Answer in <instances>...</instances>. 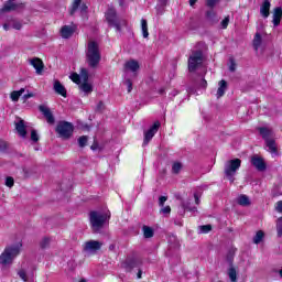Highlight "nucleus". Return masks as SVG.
<instances>
[{"instance_id": "f257e3e1", "label": "nucleus", "mask_w": 282, "mask_h": 282, "mask_svg": "<svg viewBox=\"0 0 282 282\" xmlns=\"http://www.w3.org/2000/svg\"><path fill=\"white\" fill-rule=\"evenodd\" d=\"M86 63L90 67L96 68L100 65V61H102V54L100 53V44L98 42L90 40L86 46Z\"/></svg>"}, {"instance_id": "f03ea898", "label": "nucleus", "mask_w": 282, "mask_h": 282, "mask_svg": "<svg viewBox=\"0 0 282 282\" xmlns=\"http://www.w3.org/2000/svg\"><path fill=\"white\" fill-rule=\"evenodd\" d=\"M70 80L78 85L80 91L85 94V96H89L91 91H94V86L89 83V72L87 68H82L79 75L77 73H73L69 75Z\"/></svg>"}, {"instance_id": "7ed1b4c3", "label": "nucleus", "mask_w": 282, "mask_h": 282, "mask_svg": "<svg viewBox=\"0 0 282 282\" xmlns=\"http://www.w3.org/2000/svg\"><path fill=\"white\" fill-rule=\"evenodd\" d=\"M111 217L110 215L100 212H90L89 221L94 232H100L105 228V224Z\"/></svg>"}, {"instance_id": "20e7f679", "label": "nucleus", "mask_w": 282, "mask_h": 282, "mask_svg": "<svg viewBox=\"0 0 282 282\" xmlns=\"http://www.w3.org/2000/svg\"><path fill=\"white\" fill-rule=\"evenodd\" d=\"M21 243L7 247L0 256V263L2 265H10L14 261L15 257H19L21 252Z\"/></svg>"}, {"instance_id": "39448f33", "label": "nucleus", "mask_w": 282, "mask_h": 282, "mask_svg": "<svg viewBox=\"0 0 282 282\" xmlns=\"http://www.w3.org/2000/svg\"><path fill=\"white\" fill-rule=\"evenodd\" d=\"M241 169V160L234 159L229 160L225 164V175L227 180L232 184L235 182V175H237V171Z\"/></svg>"}, {"instance_id": "423d86ee", "label": "nucleus", "mask_w": 282, "mask_h": 282, "mask_svg": "<svg viewBox=\"0 0 282 282\" xmlns=\"http://www.w3.org/2000/svg\"><path fill=\"white\" fill-rule=\"evenodd\" d=\"M204 65V53L202 51H194L188 58V70L195 72Z\"/></svg>"}, {"instance_id": "0eeeda50", "label": "nucleus", "mask_w": 282, "mask_h": 282, "mask_svg": "<svg viewBox=\"0 0 282 282\" xmlns=\"http://www.w3.org/2000/svg\"><path fill=\"white\" fill-rule=\"evenodd\" d=\"M142 265V259L135 254V252H132L131 256H128L126 258V261L121 263V268L126 272H133L135 268H140Z\"/></svg>"}, {"instance_id": "6e6552de", "label": "nucleus", "mask_w": 282, "mask_h": 282, "mask_svg": "<svg viewBox=\"0 0 282 282\" xmlns=\"http://www.w3.org/2000/svg\"><path fill=\"white\" fill-rule=\"evenodd\" d=\"M56 133L64 140L72 138V133H74V124L67 121H59L56 126Z\"/></svg>"}, {"instance_id": "1a4fd4ad", "label": "nucleus", "mask_w": 282, "mask_h": 282, "mask_svg": "<svg viewBox=\"0 0 282 282\" xmlns=\"http://www.w3.org/2000/svg\"><path fill=\"white\" fill-rule=\"evenodd\" d=\"M106 21H108L109 25L116 28L117 32H120L121 25H124V20L120 21L116 13V9L113 7L108 8L106 12Z\"/></svg>"}, {"instance_id": "9d476101", "label": "nucleus", "mask_w": 282, "mask_h": 282, "mask_svg": "<svg viewBox=\"0 0 282 282\" xmlns=\"http://www.w3.org/2000/svg\"><path fill=\"white\" fill-rule=\"evenodd\" d=\"M100 248H102V242L98 240H88L84 245V252H87L88 254H96Z\"/></svg>"}, {"instance_id": "9b49d317", "label": "nucleus", "mask_w": 282, "mask_h": 282, "mask_svg": "<svg viewBox=\"0 0 282 282\" xmlns=\"http://www.w3.org/2000/svg\"><path fill=\"white\" fill-rule=\"evenodd\" d=\"M251 164L260 173H263V171H267V169H268V164H265V161L263 160V158H261V156H259L257 154L251 156Z\"/></svg>"}, {"instance_id": "f8f14e48", "label": "nucleus", "mask_w": 282, "mask_h": 282, "mask_svg": "<svg viewBox=\"0 0 282 282\" xmlns=\"http://www.w3.org/2000/svg\"><path fill=\"white\" fill-rule=\"evenodd\" d=\"M2 12H14L17 10H23V3L17 2L15 0H9L2 7Z\"/></svg>"}, {"instance_id": "ddd939ff", "label": "nucleus", "mask_w": 282, "mask_h": 282, "mask_svg": "<svg viewBox=\"0 0 282 282\" xmlns=\"http://www.w3.org/2000/svg\"><path fill=\"white\" fill-rule=\"evenodd\" d=\"M160 130V121H155L145 132H144V141L151 142L153 140V137L158 131Z\"/></svg>"}, {"instance_id": "4468645a", "label": "nucleus", "mask_w": 282, "mask_h": 282, "mask_svg": "<svg viewBox=\"0 0 282 282\" xmlns=\"http://www.w3.org/2000/svg\"><path fill=\"white\" fill-rule=\"evenodd\" d=\"M29 64L34 67L35 74H37V76H41V74H43V69L45 67V65L43 64V59L39 57H33L29 59Z\"/></svg>"}, {"instance_id": "2eb2a0df", "label": "nucleus", "mask_w": 282, "mask_h": 282, "mask_svg": "<svg viewBox=\"0 0 282 282\" xmlns=\"http://www.w3.org/2000/svg\"><path fill=\"white\" fill-rule=\"evenodd\" d=\"M14 124L18 135H20V138H25V135H28V126H25V121L23 119H18Z\"/></svg>"}, {"instance_id": "dca6fc26", "label": "nucleus", "mask_w": 282, "mask_h": 282, "mask_svg": "<svg viewBox=\"0 0 282 282\" xmlns=\"http://www.w3.org/2000/svg\"><path fill=\"white\" fill-rule=\"evenodd\" d=\"M126 72H131L132 74H137L138 69H140V63L135 59H130L124 64Z\"/></svg>"}, {"instance_id": "f3484780", "label": "nucleus", "mask_w": 282, "mask_h": 282, "mask_svg": "<svg viewBox=\"0 0 282 282\" xmlns=\"http://www.w3.org/2000/svg\"><path fill=\"white\" fill-rule=\"evenodd\" d=\"M39 109L41 113H43L44 118H46L48 124H54L55 119L54 115H52V111L46 106H40Z\"/></svg>"}, {"instance_id": "a211bd4d", "label": "nucleus", "mask_w": 282, "mask_h": 282, "mask_svg": "<svg viewBox=\"0 0 282 282\" xmlns=\"http://www.w3.org/2000/svg\"><path fill=\"white\" fill-rule=\"evenodd\" d=\"M281 19H282V8L276 7L273 11V20H272L274 28H279V25H281Z\"/></svg>"}, {"instance_id": "6ab92c4d", "label": "nucleus", "mask_w": 282, "mask_h": 282, "mask_svg": "<svg viewBox=\"0 0 282 282\" xmlns=\"http://www.w3.org/2000/svg\"><path fill=\"white\" fill-rule=\"evenodd\" d=\"M53 89L55 94L63 96V98H67V89H65V86H63L58 80L54 82Z\"/></svg>"}, {"instance_id": "aec40b11", "label": "nucleus", "mask_w": 282, "mask_h": 282, "mask_svg": "<svg viewBox=\"0 0 282 282\" xmlns=\"http://www.w3.org/2000/svg\"><path fill=\"white\" fill-rule=\"evenodd\" d=\"M80 10V12H87V4L83 3V0H74L70 14H74L77 10Z\"/></svg>"}, {"instance_id": "412c9836", "label": "nucleus", "mask_w": 282, "mask_h": 282, "mask_svg": "<svg viewBox=\"0 0 282 282\" xmlns=\"http://www.w3.org/2000/svg\"><path fill=\"white\" fill-rule=\"evenodd\" d=\"M181 207H182V210H180V215H184L186 210H188L189 213H197V207L191 206V200H182Z\"/></svg>"}, {"instance_id": "4be33fe9", "label": "nucleus", "mask_w": 282, "mask_h": 282, "mask_svg": "<svg viewBox=\"0 0 282 282\" xmlns=\"http://www.w3.org/2000/svg\"><path fill=\"white\" fill-rule=\"evenodd\" d=\"M74 26L72 25H64L61 29V36L62 39H70V36L74 34Z\"/></svg>"}, {"instance_id": "5701e85b", "label": "nucleus", "mask_w": 282, "mask_h": 282, "mask_svg": "<svg viewBox=\"0 0 282 282\" xmlns=\"http://www.w3.org/2000/svg\"><path fill=\"white\" fill-rule=\"evenodd\" d=\"M270 2L268 0H264L263 3L260 7V14L263 17V19H268L270 17Z\"/></svg>"}, {"instance_id": "b1692460", "label": "nucleus", "mask_w": 282, "mask_h": 282, "mask_svg": "<svg viewBox=\"0 0 282 282\" xmlns=\"http://www.w3.org/2000/svg\"><path fill=\"white\" fill-rule=\"evenodd\" d=\"M226 89H228V83L226 80L221 79L218 83V89L216 93V97L221 98L224 96V94H226Z\"/></svg>"}, {"instance_id": "393cba45", "label": "nucleus", "mask_w": 282, "mask_h": 282, "mask_svg": "<svg viewBox=\"0 0 282 282\" xmlns=\"http://www.w3.org/2000/svg\"><path fill=\"white\" fill-rule=\"evenodd\" d=\"M259 133L262 135L263 140L267 142H272V140H270V138H272V129L262 127L259 128Z\"/></svg>"}, {"instance_id": "a878e982", "label": "nucleus", "mask_w": 282, "mask_h": 282, "mask_svg": "<svg viewBox=\"0 0 282 282\" xmlns=\"http://www.w3.org/2000/svg\"><path fill=\"white\" fill-rule=\"evenodd\" d=\"M264 149L271 153V155H279V147L276 142H267Z\"/></svg>"}, {"instance_id": "bb28decb", "label": "nucleus", "mask_w": 282, "mask_h": 282, "mask_svg": "<svg viewBox=\"0 0 282 282\" xmlns=\"http://www.w3.org/2000/svg\"><path fill=\"white\" fill-rule=\"evenodd\" d=\"M142 230L144 239H152V237L155 235V230L147 225H143Z\"/></svg>"}, {"instance_id": "cd10ccee", "label": "nucleus", "mask_w": 282, "mask_h": 282, "mask_svg": "<svg viewBox=\"0 0 282 282\" xmlns=\"http://www.w3.org/2000/svg\"><path fill=\"white\" fill-rule=\"evenodd\" d=\"M25 94V88H21L20 90H13L10 95V98L13 102H19V98Z\"/></svg>"}, {"instance_id": "c85d7f7f", "label": "nucleus", "mask_w": 282, "mask_h": 282, "mask_svg": "<svg viewBox=\"0 0 282 282\" xmlns=\"http://www.w3.org/2000/svg\"><path fill=\"white\" fill-rule=\"evenodd\" d=\"M141 32L143 39H149V24L147 22V19L141 20Z\"/></svg>"}, {"instance_id": "c756f323", "label": "nucleus", "mask_w": 282, "mask_h": 282, "mask_svg": "<svg viewBox=\"0 0 282 282\" xmlns=\"http://www.w3.org/2000/svg\"><path fill=\"white\" fill-rule=\"evenodd\" d=\"M238 204L239 206H250V198L245 195V194H241L239 197H238Z\"/></svg>"}, {"instance_id": "7c9ffc66", "label": "nucleus", "mask_w": 282, "mask_h": 282, "mask_svg": "<svg viewBox=\"0 0 282 282\" xmlns=\"http://www.w3.org/2000/svg\"><path fill=\"white\" fill-rule=\"evenodd\" d=\"M262 39H261V33H256L254 39H253V47L256 52L259 51L261 47Z\"/></svg>"}, {"instance_id": "2f4dec72", "label": "nucleus", "mask_w": 282, "mask_h": 282, "mask_svg": "<svg viewBox=\"0 0 282 282\" xmlns=\"http://www.w3.org/2000/svg\"><path fill=\"white\" fill-rule=\"evenodd\" d=\"M265 237V234L263 230L257 231L256 236L253 237V243L259 245L263 241V238Z\"/></svg>"}, {"instance_id": "473e14b6", "label": "nucleus", "mask_w": 282, "mask_h": 282, "mask_svg": "<svg viewBox=\"0 0 282 282\" xmlns=\"http://www.w3.org/2000/svg\"><path fill=\"white\" fill-rule=\"evenodd\" d=\"M228 276L231 282H237V269L235 267H230L228 270Z\"/></svg>"}, {"instance_id": "72a5a7b5", "label": "nucleus", "mask_w": 282, "mask_h": 282, "mask_svg": "<svg viewBox=\"0 0 282 282\" xmlns=\"http://www.w3.org/2000/svg\"><path fill=\"white\" fill-rule=\"evenodd\" d=\"M226 259H227V263L232 267V263L235 261V250L234 249H230L228 252H227V256H226Z\"/></svg>"}, {"instance_id": "f704fd0d", "label": "nucleus", "mask_w": 282, "mask_h": 282, "mask_svg": "<svg viewBox=\"0 0 282 282\" xmlns=\"http://www.w3.org/2000/svg\"><path fill=\"white\" fill-rule=\"evenodd\" d=\"M195 87L197 89H206V87H208V82H206L204 78H200L199 82L195 83Z\"/></svg>"}, {"instance_id": "c9c22d12", "label": "nucleus", "mask_w": 282, "mask_h": 282, "mask_svg": "<svg viewBox=\"0 0 282 282\" xmlns=\"http://www.w3.org/2000/svg\"><path fill=\"white\" fill-rule=\"evenodd\" d=\"M91 151H102L105 149V143L94 142L90 145Z\"/></svg>"}, {"instance_id": "e433bc0d", "label": "nucleus", "mask_w": 282, "mask_h": 282, "mask_svg": "<svg viewBox=\"0 0 282 282\" xmlns=\"http://www.w3.org/2000/svg\"><path fill=\"white\" fill-rule=\"evenodd\" d=\"M50 243H52V239L45 237L41 240L40 248H42V250H45V248H47Z\"/></svg>"}, {"instance_id": "4c0bfd02", "label": "nucleus", "mask_w": 282, "mask_h": 282, "mask_svg": "<svg viewBox=\"0 0 282 282\" xmlns=\"http://www.w3.org/2000/svg\"><path fill=\"white\" fill-rule=\"evenodd\" d=\"M182 171V163L180 162H175L173 165H172V172L177 175V173H180Z\"/></svg>"}, {"instance_id": "58836bf2", "label": "nucleus", "mask_w": 282, "mask_h": 282, "mask_svg": "<svg viewBox=\"0 0 282 282\" xmlns=\"http://www.w3.org/2000/svg\"><path fill=\"white\" fill-rule=\"evenodd\" d=\"M199 230L203 234H208V232H210V230H213V226L212 225H203V226H199Z\"/></svg>"}, {"instance_id": "ea45409f", "label": "nucleus", "mask_w": 282, "mask_h": 282, "mask_svg": "<svg viewBox=\"0 0 282 282\" xmlns=\"http://www.w3.org/2000/svg\"><path fill=\"white\" fill-rule=\"evenodd\" d=\"M276 232H278V237H282V217H280L278 219L276 223Z\"/></svg>"}, {"instance_id": "a19ab883", "label": "nucleus", "mask_w": 282, "mask_h": 282, "mask_svg": "<svg viewBox=\"0 0 282 282\" xmlns=\"http://www.w3.org/2000/svg\"><path fill=\"white\" fill-rule=\"evenodd\" d=\"M31 140H32V142H39L40 137H39V132L36 130L31 131Z\"/></svg>"}, {"instance_id": "79ce46f5", "label": "nucleus", "mask_w": 282, "mask_h": 282, "mask_svg": "<svg viewBox=\"0 0 282 282\" xmlns=\"http://www.w3.org/2000/svg\"><path fill=\"white\" fill-rule=\"evenodd\" d=\"M11 28L13 30H21L23 28V24H21V22H19V21H12L11 22Z\"/></svg>"}, {"instance_id": "37998d69", "label": "nucleus", "mask_w": 282, "mask_h": 282, "mask_svg": "<svg viewBox=\"0 0 282 282\" xmlns=\"http://www.w3.org/2000/svg\"><path fill=\"white\" fill-rule=\"evenodd\" d=\"M18 275L20 276V279H22V281L28 282V273H25V270H20L18 272Z\"/></svg>"}, {"instance_id": "c03bdc74", "label": "nucleus", "mask_w": 282, "mask_h": 282, "mask_svg": "<svg viewBox=\"0 0 282 282\" xmlns=\"http://www.w3.org/2000/svg\"><path fill=\"white\" fill-rule=\"evenodd\" d=\"M6 186H8L9 188H12V186H14V178L9 176L6 178Z\"/></svg>"}, {"instance_id": "a18cd8bd", "label": "nucleus", "mask_w": 282, "mask_h": 282, "mask_svg": "<svg viewBox=\"0 0 282 282\" xmlns=\"http://www.w3.org/2000/svg\"><path fill=\"white\" fill-rule=\"evenodd\" d=\"M228 23H230V17H226V18L221 21L220 25H221L223 30H226V28H228Z\"/></svg>"}, {"instance_id": "49530a36", "label": "nucleus", "mask_w": 282, "mask_h": 282, "mask_svg": "<svg viewBox=\"0 0 282 282\" xmlns=\"http://www.w3.org/2000/svg\"><path fill=\"white\" fill-rule=\"evenodd\" d=\"M219 3V0H207L206 1V6L208 8H215V6H217Z\"/></svg>"}, {"instance_id": "de8ad7c7", "label": "nucleus", "mask_w": 282, "mask_h": 282, "mask_svg": "<svg viewBox=\"0 0 282 282\" xmlns=\"http://www.w3.org/2000/svg\"><path fill=\"white\" fill-rule=\"evenodd\" d=\"M126 85L128 87V94H131V91L133 90V83H131V79H127Z\"/></svg>"}, {"instance_id": "09e8293b", "label": "nucleus", "mask_w": 282, "mask_h": 282, "mask_svg": "<svg viewBox=\"0 0 282 282\" xmlns=\"http://www.w3.org/2000/svg\"><path fill=\"white\" fill-rule=\"evenodd\" d=\"M169 199L166 196L159 197V206L164 207L165 202Z\"/></svg>"}, {"instance_id": "8fccbe9b", "label": "nucleus", "mask_w": 282, "mask_h": 282, "mask_svg": "<svg viewBox=\"0 0 282 282\" xmlns=\"http://www.w3.org/2000/svg\"><path fill=\"white\" fill-rule=\"evenodd\" d=\"M199 197H202V193H199V192L194 193V199H195V204L197 206H199V202H200Z\"/></svg>"}, {"instance_id": "3c124183", "label": "nucleus", "mask_w": 282, "mask_h": 282, "mask_svg": "<svg viewBox=\"0 0 282 282\" xmlns=\"http://www.w3.org/2000/svg\"><path fill=\"white\" fill-rule=\"evenodd\" d=\"M0 151L1 153H6V151H8V143L0 142Z\"/></svg>"}, {"instance_id": "603ef678", "label": "nucleus", "mask_w": 282, "mask_h": 282, "mask_svg": "<svg viewBox=\"0 0 282 282\" xmlns=\"http://www.w3.org/2000/svg\"><path fill=\"white\" fill-rule=\"evenodd\" d=\"M161 213L163 215H170L171 214V206L162 207Z\"/></svg>"}, {"instance_id": "864d4df0", "label": "nucleus", "mask_w": 282, "mask_h": 282, "mask_svg": "<svg viewBox=\"0 0 282 282\" xmlns=\"http://www.w3.org/2000/svg\"><path fill=\"white\" fill-rule=\"evenodd\" d=\"M237 69V64L235 59H230L229 72H235Z\"/></svg>"}, {"instance_id": "5fc2aeb1", "label": "nucleus", "mask_w": 282, "mask_h": 282, "mask_svg": "<svg viewBox=\"0 0 282 282\" xmlns=\"http://www.w3.org/2000/svg\"><path fill=\"white\" fill-rule=\"evenodd\" d=\"M207 19H215V11L212 9L206 12Z\"/></svg>"}, {"instance_id": "6e6d98bb", "label": "nucleus", "mask_w": 282, "mask_h": 282, "mask_svg": "<svg viewBox=\"0 0 282 282\" xmlns=\"http://www.w3.org/2000/svg\"><path fill=\"white\" fill-rule=\"evenodd\" d=\"M275 210H276V213H281L282 214V200L276 203Z\"/></svg>"}, {"instance_id": "4d7b16f0", "label": "nucleus", "mask_w": 282, "mask_h": 282, "mask_svg": "<svg viewBox=\"0 0 282 282\" xmlns=\"http://www.w3.org/2000/svg\"><path fill=\"white\" fill-rule=\"evenodd\" d=\"M171 241H175L174 246H172V248H180V242L177 241V239L175 237L170 238V243Z\"/></svg>"}, {"instance_id": "13d9d810", "label": "nucleus", "mask_w": 282, "mask_h": 282, "mask_svg": "<svg viewBox=\"0 0 282 282\" xmlns=\"http://www.w3.org/2000/svg\"><path fill=\"white\" fill-rule=\"evenodd\" d=\"M88 141H89V137H87V135H82L77 140V142H88Z\"/></svg>"}, {"instance_id": "bf43d9fd", "label": "nucleus", "mask_w": 282, "mask_h": 282, "mask_svg": "<svg viewBox=\"0 0 282 282\" xmlns=\"http://www.w3.org/2000/svg\"><path fill=\"white\" fill-rule=\"evenodd\" d=\"M30 98H34V93H28V94L23 95V100H28Z\"/></svg>"}, {"instance_id": "052dcab7", "label": "nucleus", "mask_w": 282, "mask_h": 282, "mask_svg": "<svg viewBox=\"0 0 282 282\" xmlns=\"http://www.w3.org/2000/svg\"><path fill=\"white\" fill-rule=\"evenodd\" d=\"M32 147H33L34 151H41V147L39 145V143L33 142Z\"/></svg>"}, {"instance_id": "680f3d73", "label": "nucleus", "mask_w": 282, "mask_h": 282, "mask_svg": "<svg viewBox=\"0 0 282 282\" xmlns=\"http://www.w3.org/2000/svg\"><path fill=\"white\" fill-rule=\"evenodd\" d=\"M11 28H12V23L3 24V30H6V32H8V30H10Z\"/></svg>"}, {"instance_id": "e2e57ef3", "label": "nucleus", "mask_w": 282, "mask_h": 282, "mask_svg": "<svg viewBox=\"0 0 282 282\" xmlns=\"http://www.w3.org/2000/svg\"><path fill=\"white\" fill-rule=\"evenodd\" d=\"M24 177H30V170L23 169Z\"/></svg>"}, {"instance_id": "0e129e2a", "label": "nucleus", "mask_w": 282, "mask_h": 282, "mask_svg": "<svg viewBox=\"0 0 282 282\" xmlns=\"http://www.w3.org/2000/svg\"><path fill=\"white\" fill-rule=\"evenodd\" d=\"M177 94H180V91H177L176 89L172 90V93L170 94V96H172V98H175V96H177Z\"/></svg>"}, {"instance_id": "69168bd1", "label": "nucleus", "mask_w": 282, "mask_h": 282, "mask_svg": "<svg viewBox=\"0 0 282 282\" xmlns=\"http://www.w3.org/2000/svg\"><path fill=\"white\" fill-rule=\"evenodd\" d=\"M86 145H87V142H78L79 149H85Z\"/></svg>"}, {"instance_id": "338daca9", "label": "nucleus", "mask_w": 282, "mask_h": 282, "mask_svg": "<svg viewBox=\"0 0 282 282\" xmlns=\"http://www.w3.org/2000/svg\"><path fill=\"white\" fill-rule=\"evenodd\" d=\"M137 278L138 279H142V269L138 270Z\"/></svg>"}, {"instance_id": "774afa93", "label": "nucleus", "mask_w": 282, "mask_h": 282, "mask_svg": "<svg viewBox=\"0 0 282 282\" xmlns=\"http://www.w3.org/2000/svg\"><path fill=\"white\" fill-rule=\"evenodd\" d=\"M102 107H104V104H102V101H100V102L98 104V106H97V109L100 111V110L102 109Z\"/></svg>"}]
</instances>
